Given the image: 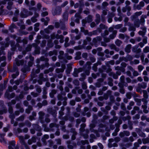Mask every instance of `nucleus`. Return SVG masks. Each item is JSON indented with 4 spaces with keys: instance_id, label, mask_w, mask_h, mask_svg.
Wrapping results in <instances>:
<instances>
[{
    "instance_id": "1",
    "label": "nucleus",
    "mask_w": 149,
    "mask_h": 149,
    "mask_svg": "<svg viewBox=\"0 0 149 149\" xmlns=\"http://www.w3.org/2000/svg\"><path fill=\"white\" fill-rule=\"evenodd\" d=\"M115 63V61L113 60H111L108 61L105 63V64L108 68L107 69V67L105 65H102L101 68L98 69L100 73H102L104 72H106L108 73L109 76L112 77L115 79H117L118 78V76H120L121 74V72L124 73L125 72V68L127 64L126 63L122 62L120 64V66H115V70L117 71L116 73L111 71L112 70L110 68L109 64L113 65Z\"/></svg>"
},
{
    "instance_id": "2",
    "label": "nucleus",
    "mask_w": 149,
    "mask_h": 149,
    "mask_svg": "<svg viewBox=\"0 0 149 149\" xmlns=\"http://www.w3.org/2000/svg\"><path fill=\"white\" fill-rule=\"evenodd\" d=\"M49 66V63H45L44 64L41 65H37V68L33 69L31 73V79L32 80L33 83H35L37 81L40 85H41L43 81H47L48 80L46 74L45 75L46 77H44L42 73L40 74L38 77L37 76V74L40 72V69L42 70L45 67L48 68Z\"/></svg>"
},
{
    "instance_id": "3",
    "label": "nucleus",
    "mask_w": 149,
    "mask_h": 149,
    "mask_svg": "<svg viewBox=\"0 0 149 149\" xmlns=\"http://www.w3.org/2000/svg\"><path fill=\"white\" fill-rule=\"evenodd\" d=\"M22 57V55H19L18 56V58L15 59V62L17 66H22L21 69V71L25 73L27 72H29L30 71V67L33 64L34 58L30 54L25 57L26 60L25 61H24L23 60H19L18 59H21Z\"/></svg>"
},
{
    "instance_id": "4",
    "label": "nucleus",
    "mask_w": 149,
    "mask_h": 149,
    "mask_svg": "<svg viewBox=\"0 0 149 149\" xmlns=\"http://www.w3.org/2000/svg\"><path fill=\"white\" fill-rule=\"evenodd\" d=\"M97 118L98 117L96 115L94 114L93 115V119L92 120V123L89 125L90 130L91 132H93L95 134L97 137H99L100 136V134L98 132H104L105 126L103 124L101 123L99 124L97 130H94V128L95 127Z\"/></svg>"
},
{
    "instance_id": "5",
    "label": "nucleus",
    "mask_w": 149,
    "mask_h": 149,
    "mask_svg": "<svg viewBox=\"0 0 149 149\" xmlns=\"http://www.w3.org/2000/svg\"><path fill=\"white\" fill-rule=\"evenodd\" d=\"M117 31L116 30L113 31V33L110 35L109 38L107 37V36L109 34V31L107 30H105L103 33H101V36L103 38L104 41L101 42V46L106 47L107 46V43L110 41V39H113L116 36Z\"/></svg>"
},
{
    "instance_id": "6",
    "label": "nucleus",
    "mask_w": 149,
    "mask_h": 149,
    "mask_svg": "<svg viewBox=\"0 0 149 149\" xmlns=\"http://www.w3.org/2000/svg\"><path fill=\"white\" fill-rule=\"evenodd\" d=\"M38 114L39 120L40 123L42 124V126L44 128V131L47 132H49V129L48 127H47V125L45 124V122L47 124L50 121V120L49 118V115L47 114L45 115V120H44V116L45 114V113L42 111H40Z\"/></svg>"
},
{
    "instance_id": "7",
    "label": "nucleus",
    "mask_w": 149,
    "mask_h": 149,
    "mask_svg": "<svg viewBox=\"0 0 149 149\" xmlns=\"http://www.w3.org/2000/svg\"><path fill=\"white\" fill-rule=\"evenodd\" d=\"M13 1L14 0H0V15H4L7 13V10L3 8V5L6 4L7 2H8L6 8L8 10H10L12 9L13 4Z\"/></svg>"
},
{
    "instance_id": "8",
    "label": "nucleus",
    "mask_w": 149,
    "mask_h": 149,
    "mask_svg": "<svg viewBox=\"0 0 149 149\" xmlns=\"http://www.w3.org/2000/svg\"><path fill=\"white\" fill-rule=\"evenodd\" d=\"M17 43H15V42L13 40H10L9 43L11 47H13L15 48V49L16 50L17 48H18V50L19 51H22V47L21 46H20L19 43H23V45L26 44L27 42L26 41H24L21 39V38L19 37L16 39Z\"/></svg>"
},
{
    "instance_id": "9",
    "label": "nucleus",
    "mask_w": 149,
    "mask_h": 149,
    "mask_svg": "<svg viewBox=\"0 0 149 149\" xmlns=\"http://www.w3.org/2000/svg\"><path fill=\"white\" fill-rule=\"evenodd\" d=\"M71 33L70 34V37L72 40H70V45H74L75 42L74 40L79 39L81 37V33H79V30L77 29H72L71 30Z\"/></svg>"
},
{
    "instance_id": "10",
    "label": "nucleus",
    "mask_w": 149,
    "mask_h": 149,
    "mask_svg": "<svg viewBox=\"0 0 149 149\" xmlns=\"http://www.w3.org/2000/svg\"><path fill=\"white\" fill-rule=\"evenodd\" d=\"M17 85H14L13 88L11 86H8V89H6L5 94V97L8 99L10 100L14 97L15 94L14 93H12L10 94L9 92H11L14 90H16L17 88Z\"/></svg>"
},
{
    "instance_id": "11",
    "label": "nucleus",
    "mask_w": 149,
    "mask_h": 149,
    "mask_svg": "<svg viewBox=\"0 0 149 149\" xmlns=\"http://www.w3.org/2000/svg\"><path fill=\"white\" fill-rule=\"evenodd\" d=\"M54 28V26L53 25H49L47 27L44 29V31L42 30L40 31V33L42 36L43 38L46 39H48L50 38V36L48 35H46L45 33L49 34L51 31Z\"/></svg>"
},
{
    "instance_id": "12",
    "label": "nucleus",
    "mask_w": 149,
    "mask_h": 149,
    "mask_svg": "<svg viewBox=\"0 0 149 149\" xmlns=\"http://www.w3.org/2000/svg\"><path fill=\"white\" fill-rule=\"evenodd\" d=\"M59 54L58 58L60 59V62H64V63H66L68 62L67 61L63 58L64 55L65 58L68 60H70L72 59V56L68 55V54L65 53L64 55V52L63 51H60Z\"/></svg>"
},
{
    "instance_id": "13",
    "label": "nucleus",
    "mask_w": 149,
    "mask_h": 149,
    "mask_svg": "<svg viewBox=\"0 0 149 149\" xmlns=\"http://www.w3.org/2000/svg\"><path fill=\"white\" fill-rule=\"evenodd\" d=\"M68 13L67 11L65 12L63 15V19H60V22L61 24L60 29L63 30H66L65 24L68 22Z\"/></svg>"
},
{
    "instance_id": "14",
    "label": "nucleus",
    "mask_w": 149,
    "mask_h": 149,
    "mask_svg": "<svg viewBox=\"0 0 149 149\" xmlns=\"http://www.w3.org/2000/svg\"><path fill=\"white\" fill-rule=\"evenodd\" d=\"M30 136L28 134H26L24 136H19V140L21 145L24 146L26 149H30L29 146L26 143L25 140L29 139Z\"/></svg>"
},
{
    "instance_id": "15",
    "label": "nucleus",
    "mask_w": 149,
    "mask_h": 149,
    "mask_svg": "<svg viewBox=\"0 0 149 149\" xmlns=\"http://www.w3.org/2000/svg\"><path fill=\"white\" fill-rule=\"evenodd\" d=\"M143 96L144 98L142 99V101L144 102V104L142 106V107L143 109V112L145 113H147L148 111L147 109V104L148 102L146 101L147 99L148 98V96L147 95V92L146 90L143 91Z\"/></svg>"
},
{
    "instance_id": "16",
    "label": "nucleus",
    "mask_w": 149,
    "mask_h": 149,
    "mask_svg": "<svg viewBox=\"0 0 149 149\" xmlns=\"http://www.w3.org/2000/svg\"><path fill=\"white\" fill-rule=\"evenodd\" d=\"M120 140V138L118 137H116L114 139L112 138L109 139L108 144V147L111 148L112 147H117L118 145L117 143L119 142Z\"/></svg>"
},
{
    "instance_id": "17",
    "label": "nucleus",
    "mask_w": 149,
    "mask_h": 149,
    "mask_svg": "<svg viewBox=\"0 0 149 149\" xmlns=\"http://www.w3.org/2000/svg\"><path fill=\"white\" fill-rule=\"evenodd\" d=\"M49 131H51L55 132V135L57 136H58L60 134V132L59 129V125H58L56 124L53 123H51L49 125Z\"/></svg>"
},
{
    "instance_id": "18",
    "label": "nucleus",
    "mask_w": 149,
    "mask_h": 149,
    "mask_svg": "<svg viewBox=\"0 0 149 149\" xmlns=\"http://www.w3.org/2000/svg\"><path fill=\"white\" fill-rule=\"evenodd\" d=\"M86 126V124L84 123H82L80 125V128L79 129V133L80 136H82L84 139H88V134L89 132V130L88 129L85 130L86 134H83V132L85 131V128Z\"/></svg>"
},
{
    "instance_id": "19",
    "label": "nucleus",
    "mask_w": 149,
    "mask_h": 149,
    "mask_svg": "<svg viewBox=\"0 0 149 149\" xmlns=\"http://www.w3.org/2000/svg\"><path fill=\"white\" fill-rule=\"evenodd\" d=\"M77 144L78 146H80L81 149H91V146L89 145V142L87 140L78 141Z\"/></svg>"
},
{
    "instance_id": "20",
    "label": "nucleus",
    "mask_w": 149,
    "mask_h": 149,
    "mask_svg": "<svg viewBox=\"0 0 149 149\" xmlns=\"http://www.w3.org/2000/svg\"><path fill=\"white\" fill-rule=\"evenodd\" d=\"M77 133L72 134L71 136L72 141H68L67 142L68 148L70 149H73L74 147H76L77 146L76 143L73 142V140H74L76 139V136Z\"/></svg>"
},
{
    "instance_id": "21",
    "label": "nucleus",
    "mask_w": 149,
    "mask_h": 149,
    "mask_svg": "<svg viewBox=\"0 0 149 149\" xmlns=\"http://www.w3.org/2000/svg\"><path fill=\"white\" fill-rule=\"evenodd\" d=\"M30 10L29 11L27 9H26L24 8H22L19 14L20 16L22 18H26L28 16L33 14V13Z\"/></svg>"
},
{
    "instance_id": "22",
    "label": "nucleus",
    "mask_w": 149,
    "mask_h": 149,
    "mask_svg": "<svg viewBox=\"0 0 149 149\" xmlns=\"http://www.w3.org/2000/svg\"><path fill=\"white\" fill-rule=\"evenodd\" d=\"M79 3L81 4L82 6H79V8L78 12L76 13L75 15V17H76L75 21L77 23H79L80 19L82 18L81 14L83 9V7L84 6V3H82V4H81V1H79Z\"/></svg>"
},
{
    "instance_id": "23",
    "label": "nucleus",
    "mask_w": 149,
    "mask_h": 149,
    "mask_svg": "<svg viewBox=\"0 0 149 149\" xmlns=\"http://www.w3.org/2000/svg\"><path fill=\"white\" fill-rule=\"evenodd\" d=\"M10 71L11 72H16L15 73H13L12 74V77L13 79H10V83L12 85H13L14 83L13 79L17 77L19 75V72L18 71L17 66L15 65H14L13 66V69L10 70Z\"/></svg>"
},
{
    "instance_id": "24",
    "label": "nucleus",
    "mask_w": 149,
    "mask_h": 149,
    "mask_svg": "<svg viewBox=\"0 0 149 149\" xmlns=\"http://www.w3.org/2000/svg\"><path fill=\"white\" fill-rule=\"evenodd\" d=\"M91 40V39L89 37H87L86 39L83 41V44L82 45H79L78 46H75L74 47V49L76 50H79L83 49V47L86 46L87 44V42H90Z\"/></svg>"
},
{
    "instance_id": "25",
    "label": "nucleus",
    "mask_w": 149,
    "mask_h": 149,
    "mask_svg": "<svg viewBox=\"0 0 149 149\" xmlns=\"http://www.w3.org/2000/svg\"><path fill=\"white\" fill-rule=\"evenodd\" d=\"M102 36H97L96 37L94 38L92 40V43H90L91 45L93 46L94 45L95 47H97L101 44V41L102 40Z\"/></svg>"
},
{
    "instance_id": "26",
    "label": "nucleus",
    "mask_w": 149,
    "mask_h": 149,
    "mask_svg": "<svg viewBox=\"0 0 149 149\" xmlns=\"http://www.w3.org/2000/svg\"><path fill=\"white\" fill-rule=\"evenodd\" d=\"M29 10L32 11L34 13L35 16L31 18V20L33 23H35L37 21V18L39 16L38 14L36 13V8L30 6L29 7Z\"/></svg>"
},
{
    "instance_id": "27",
    "label": "nucleus",
    "mask_w": 149,
    "mask_h": 149,
    "mask_svg": "<svg viewBox=\"0 0 149 149\" xmlns=\"http://www.w3.org/2000/svg\"><path fill=\"white\" fill-rule=\"evenodd\" d=\"M65 68V65H62L61 68H57L55 70L56 73L58 74L57 75V77L59 78H61L63 77L62 73L63 72Z\"/></svg>"
},
{
    "instance_id": "28",
    "label": "nucleus",
    "mask_w": 149,
    "mask_h": 149,
    "mask_svg": "<svg viewBox=\"0 0 149 149\" xmlns=\"http://www.w3.org/2000/svg\"><path fill=\"white\" fill-rule=\"evenodd\" d=\"M15 9L16 10H15L14 14L13 12L10 11L9 12V15H12L13 14L14 17L13 18V22H16L18 20V16L19 15V10L16 8H15Z\"/></svg>"
},
{
    "instance_id": "29",
    "label": "nucleus",
    "mask_w": 149,
    "mask_h": 149,
    "mask_svg": "<svg viewBox=\"0 0 149 149\" xmlns=\"http://www.w3.org/2000/svg\"><path fill=\"white\" fill-rule=\"evenodd\" d=\"M51 38L52 39H54L55 38L60 39L59 42L61 43H63L64 42V37L62 35H59L58 34H55L54 33H53L51 34Z\"/></svg>"
},
{
    "instance_id": "30",
    "label": "nucleus",
    "mask_w": 149,
    "mask_h": 149,
    "mask_svg": "<svg viewBox=\"0 0 149 149\" xmlns=\"http://www.w3.org/2000/svg\"><path fill=\"white\" fill-rule=\"evenodd\" d=\"M33 127L36 130L38 131V132L37 134V136H40L42 135V133L41 132L42 129L41 127L39 126L37 124H32Z\"/></svg>"
},
{
    "instance_id": "31",
    "label": "nucleus",
    "mask_w": 149,
    "mask_h": 149,
    "mask_svg": "<svg viewBox=\"0 0 149 149\" xmlns=\"http://www.w3.org/2000/svg\"><path fill=\"white\" fill-rule=\"evenodd\" d=\"M61 12V7L59 6H57L55 8H52V13L54 15L60 14Z\"/></svg>"
},
{
    "instance_id": "32",
    "label": "nucleus",
    "mask_w": 149,
    "mask_h": 149,
    "mask_svg": "<svg viewBox=\"0 0 149 149\" xmlns=\"http://www.w3.org/2000/svg\"><path fill=\"white\" fill-rule=\"evenodd\" d=\"M38 45L36 43L32 44V46L35 47L34 51L32 53V54L33 55H36V54H40V48L38 46Z\"/></svg>"
},
{
    "instance_id": "33",
    "label": "nucleus",
    "mask_w": 149,
    "mask_h": 149,
    "mask_svg": "<svg viewBox=\"0 0 149 149\" xmlns=\"http://www.w3.org/2000/svg\"><path fill=\"white\" fill-rule=\"evenodd\" d=\"M58 52L56 50H54L52 51H50L48 53L49 55L50 56H52L54 55V56L52 57V59L53 61H54L56 60L57 58L56 56L57 55Z\"/></svg>"
},
{
    "instance_id": "34",
    "label": "nucleus",
    "mask_w": 149,
    "mask_h": 149,
    "mask_svg": "<svg viewBox=\"0 0 149 149\" xmlns=\"http://www.w3.org/2000/svg\"><path fill=\"white\" fill-rule=\"evenodd\" d=\"M58 100L60 101L63 100V104L64 106H65L67 104V98L66 97H63L61 94H58L57 95Z\"/></svg>"
},
{
    "instance_id": "35",
    "label": "nucleus",
    "mask_w": 149,
    "mask_h": 149,
    "mask_svg": "<svg viewBox=\"0 0 149 149\" xmlns=\"http://www.w3.org/2000/svg\"><path fill=\"white\" fill-rule=\"evenodd\" d=\"M89 109L88 107H85L84 109V110L81 112V114L84 116H86L87 117H89L91 116V113L89 111H88Z\"/></svg>"
},
{
    "instance_id": "36",
    "label": "nucleus",
    "mask_w": 149,
    "mask_h": 149,
    "mask_svg": "<svg viewBox=\"0 0 149 149\" xmlns=\"http://www.w3.org/2000/svg\"><path fill=\"white\" fill-rule=\"evenodd\" d=\"M128 24L129 26V27L128 28V30L131 32L130 33V36L131 37H133L134 35V31L136 30L135 27L134 25L131 26L130 24L129 23H128Z\"/></svg>"
},
{
    "instance_id": "37",
    "label": "nucleus",
    "mask_w": 149,
    "mask_h": 149,
    "mask_svg": "<svg viewBox=\"0 0 149 149\" xmlns=\"http://www.w3.org/2000/svg\"><path fill=\"white\" fill-rule=\"evenodd\" d=\"M16 50L15 49V48H14L13 47H11L10 50L8 52V58L9 61H10L11 59V56L14 54Z\"/></svg>"
},
{
    "instance_id": "38",
    "label": "nucleus",
    "mask_w": 149,
    "mask_h": 149,
    "mask_svg": "<svg viewBox=\"0 0 149 149\" xmlns=\"http://www.w3.org/2000/svg\"><path fill=\"white\" fill-rule=\"evenodd\" d=\"M80 29L81 31L85 35H88L90 36H92L93 35V31L92 32H89L88 30H85L83 27H81Z\"/></svg>"
},
{
    "instance_id": "39",
    "label": "nucleus",
    "mask_w": 149,
    "mask_h": 149,
    "mask_svg": "<svg viewBox=\"0 0 149 149\" xmlns=\"http://www.w3.org/2000/svg\"><path fill=\"white\" fill-rule=\"evenodd\" d=\"M47 111L52 115L54 118H55L56 117L57 112L56 110L52 109V108H49L47 109Z\"/></svg>"
},
{
    "instance_id": "40",
    "label": "nucleus",
    "mask_w": 149,
    "mask_h": 149,
    "mask_svg": "<svg viewBox=\"0 0 149 149\" xmlns=\"http://www.w3.org/2000/svg\"><path fill=\"white\" fill-rule=\"evenodd\" d=\"M142 112L139 110V107L136 106H134L133 110L131 111V114L132 115H134L137 113H140Z\"/></svg>"
},
{
    "instance_id": "41",
    "label": "nucleus",
    "mask_w": 149,
    "mask_h": 149,
    "mask_svg": "<svg viewBox=\"0 0 149 149\" xmlns=\"http://www.w3.org/2000/svg\"><path fill=\"white\" fill-rule=\"evenodd\" d=\"M0 44L1 46L0 47V50L1 51H3L4 52L3 54H5V53L3 50H4L5 48L7 47H8L9 45V43L6 42V43H5V44H4L3 42H0Z\"/></svg>"
},
{
    "instance_id": "42",
    "label": "nucleus",
    "mask_w": 149,
    "mask_h": 149,
    "mask_svg": "<svg viewBox=\"0 0 149 149\" xmlns=\"http://www.w3.org/2000/svg\"><path fill=\"white\" fill-rule=\"evenodd\" d=\"M130 135V132L124 130L122 132H120L119 134V136L121 138L125 136H128Z\"/></svg>"
},
{
    "instance_id": "43",
    "label": "nucleus",
    "mask_w": 149,
    "mask_h": 149,
    "mask_svg": "<svg viewBox=\"0 0 149 149\" xmlns=\"http://www.w3.org/2000/svg\"><path fill=\"white\" fill-rule=\"evenodd\" d=\"M104 80L102 78L98 79L97 80V82L95 84V86L97 88L100 87Z\"/></svg>"
},
{
    "instance_id": "44",
    "label": "nucleus",
    "mask_w": 149,
    "mask_h": 149,
    "mask_svg": "<svg viewBox=\"0 0 149 149\" xmlns=\"http://www.w3.org/2000/svg\"><path fill=\"white\" fill-rule=\"evenodd\" d=\"M142 12L141 11L136 12L134 14L131 16V19L132 20L135 19L138 17L142 14Z\"/></svg>"
},
{
    "instance_id": "45",
    "label": "nucleus",
    "mask_w": 149,
    "mask_h": 149,
    "mask_svg": "<svg viewBox=\"0 0 149 149\" xmlns=\"http://www.w3.org/2000/svg\"><path fill=\"white\" fill-rule=\"evenodd\" d=\"M32 45H28L25 48V50L22 52V54L23 55H25L26 54V52L31 51L32 47Z\"/></svg>"
},
{
    "instance_id": "46",
    "label": "nucleus",
    "mask_w": 149,
    "mask_h": 149,
    "mask_svg": "<svg viewBox=\"0 0 149 149\" xmlns=\"http://www.w3.org/2000/svg\"><path fill=\"white\" fill-rule=\"evenodd\" d=\"M18 29V27L14 23H13L9 26V30L11 33H13L14 32V29Z\"/></svg>"
},
{
    "instance_id": "47",
    "label": "nucleus",
    "mask_w": 149,
    "mask_h": 149,
    "mask_svg": "<svg viewBox=\"0 0 149 149\" xmlns=\"http://www.w3.org/2000/svg\"><path fill=\"white\" fill-rule=\"evenodd\" d=\"M141 29L142 31H140L138 33L141 36L143 37L146 32V28L145 27L143 26L141 28Z\"/></svg>"
},
{
    "instance_id": "48",
    "label": "nucleus",
    "mask_w": 149,
    "mask_h": 149,
    "mask_svg": "<svg viewBox=\"0 0 149 149\" xmlns=\"http://www.w3.org/2000/svg\"><path fill=\"white\" fill-rule=\"evenodd\" d=\"M51 36V35L50 36ZM51 38L50 39L48 40L47 41V47H46V49L47 50L49 49V48H52L53 46V43L52 42V40Z\"/></svg>"
},
{
    "instance_id": "49",
    "label": "nucleus",
    "mask_w": 149,
    "mask_h": 149,
    "mask_svg": "<svg viewBox=\"0 0 149 149\" xmlns=\"http://www.w3.org/2000/svg\"><path fill=\"white\" fill-rule=\"evenodd\" d=\"M17 25L20 27L21 30H24L25 29V26L24 24V22L22 20H21L17 23Z\"/></svg>"
},
{
    "instance_id": "50",
    "label": "nucleus",
    "mask_w": 149,
    "mask_h": 149,
    "mask_svg": "<svg viewBox=\"0 0 149 149\" xmlns=\"http://www.w3.org/2000/svg\"><path fill=\"white\" fill-rule=\"evenodd\" d=\"M138 47V45H135L132 48V51L134 53L141 52V49L140 48H139Z\"/></svg>"
},
{
    "instance_id": "51",
    "label": "nucleus",
    "mask_w": 149,
    "mask_h": 149,
    "mask_svg": "<svg viewBox=\"0 0 149 149\" xmlns=\"http://www.w3.org/2000/svg\"><path fill=\"white\" fill-rule=\"evenodd\" d=\"M49 135L47 134H45L41 138V141L44 145H47V143L46 140L49 138Z\"/></svg>"
},
{
    "instance_id": "52",
    "label": "nucleus",
    "mask_w": 149,
    "mask_h": 149,
    "mask_svg": "<svg viewBox=\"0 0 149 149\" xmlns=\"http://www.w3.org/2000/svg\"><path fill=\"white\" fill-rule=\"evenodd\" d=\"M28 129L27 127H24L22 130L20 128H17V131L18 133H20L22 132L24 133H27L28 131Z\"/></svg>"
},
{
    "instance_id": "53",
    "label": "nucleus",
    "mask_w": 149,
    "mask_h": 149,
    "mask_svg": "<svg viewBox=\"0 0 149 149\" xmlns=\"http://www.w3.org/2000/svg\"><path fill=\"white\" fill-rule=\"evenodd\" d=\"M125 62H127L128 61H129L130 62L133 59L132 56L128 54H127L125 57Z\"/></svg>"
},
{
    "instance_id": "54",
    "label": "nucleus",
    "mask_w": 149,
    "mask_h": 149,
    "mask_svg": "<svg viewBox=\"0 0 149 149\" xmlns=\"http://www.w3.org/2000/svg\"><path fill=\"white\" fill-rule=\"evenodd\" d=\"M9 144L8 149H14L15 145V142L14 141H12L9 142Z\"/></svg>"
},
{
    "instance_id": "55",
    "label": "nucleus",
    "mask_w": 149,
    "mask_h": 149,
    "mask_svg": "<svg viewBox=\"0 0 149 149\" xmlns=\"http://www.w3.org/2000/svg\"><path fill=\"white\" fill-rule=\"evenodd\" d=\"M64 107L62 106L59 112V116L58 118L59 119H62L61 118H62L64 114L63 111L64 110Z\"/></svg>"
},
{
    "instance_id": "56",
    "label": "nucleus",
    "mask_w": 149,
    "mask_h": 149,
    "mask_svg": "<svg viewBox=\"0 0 149 149\" xmlns=\"http://www.w3.org/2000/svg\"><path fill=\"white\" fill-rule=\"evenodd\" d=\"M101 19L100 16V15L98 14H96L95 15V22L97 24H98L100 22Z\"/></svg>"
},
{
    "instance_id": "57",
    "label": "nucleus",
    "mask_w": 149,
    "mask_h": 149,
    "mask_svg": "<svg viewBox=\"0 0 149 149\" xmlns=\"http://www.w3.org/2000/svg\"><path fill=\"white\" fill-rule=\"evenodd\" d=\"M49 20V19L48 17H46L45 19L42 18L41 19V21L44 23V24L45 26H47L48 24V22Z\"/></svg>"
},
{
    "instance_id": "58",
    "label": "nucleus",
    "mask_w": 149,
    "mask_h": 149,
    "mask_svg": "<svg viewBox=\"0 0 149 149\" xmlns=\"http://www.w3.org/2000/svg\"><path fill=\"white\" fill-rule=\"evenodd\" d=\"M97 51L98 52L97 55L98 56H100L101 57H103L104 55V53L102 52H101V51L102 50V48L101 47H99L97 49Z\"/></svg>"
},
{
    "instance_id": "59",
    "label": "nucleus",
    "mask_w": 149,
    "mask_h": 149,
    "mask_svg": "<svg viewBox=\"0 0 149 149\" xmlns=\"http://www.w3.org/2000/svg\"><path fill=\"white\" fill-rule=\"evenodd\" d=\"M131 47L132 45L131 44L127 45L125 49V52L127 53H130L131 51Z\"/></svg>"
},
{
    "instance_id": "60",
    "label": "nucleus",
    "mask_w": 149,
    "mask_h": 149,
    "mask_svg": "<svg viewBox=\"0 0 149 149\" xmlns=\"http://www.w3.org/2000/svg\"><path fill=\"white\" fill-rule=\"evenodd\" d=\"M7 111V108H5L3 110H0V119L1 120L3 118V117L2 115L3 113H5Z\"/></svg>"
},
{
    "instance_id": "61",
    "label": "nucleus",
    "mask_w": 149,
    "mask_h": 149,
    "mask_svg": "<svg viewBox=\"0 0 149 149\" xmlns=\"http://www.w3.org/2000/svg\"><path fill=\"white\" fill-rule=\"evenodd\" d=\"M91 63L90 61H87L86 64L84 66V68H86L87 69L90 70L91 68Z\"/></svg>"
},
{
    "instance_id": "62",
    "label": "nucleus",
    "mask_w": 149,
    "mask_h": 149,
    "mask_svg": "<svg viewBox=\"0 0 149 149\" xmlns=\"http://www.w3.org/2000/svg\"><path fill=\"white\" fill-rule=\"evenodd\" d=\"M93 16L91 15H88L87 17H85V19L87 22L90 23L92 21Z\"/></svg>"
},
{
    "instance_id": "63",
    "label": "nucleus",
    "mask_w": 149,
    "mask_h": 149,
    "mask_svg": "<svg viewBox=\"0 0 149 149\" xmlns=\"http://www.w3.org/2000/svg\"><path fill=\"white\" fill-rule=\"evenodd\" d=\"M134 26L138 28L139 27L141 24L140 20L139 19H136L134 22Z\"/></svg>"
},
{
    "instance_id": "64",
    "label": "nucleus",
    "mask_w": 149,
    "mask_h": 149,
    "mask_svg": "<svg viewBox=\"0 0 149 149\" xmlns=\"http://www.w3.org/2000/svg\"><path fill=\"white\" fill-rule=\"evenodd\" d=\"M81 52H77L76 53V56L75 59L77 60H79L81 58Z\"/></svg>"
}]
</instances>
